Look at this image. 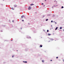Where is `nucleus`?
Masks as SVG:
<instances>
[{
  "label": "nucleus",
  "instance_id": "8",
  "mask_svg": "<svg viewBox=\"0 0 64 64\" xmlns=\"http://www.w3.org/2000/svg\"><path fill=\"white\" fill-rule=\"evenodd\" d=\"M12 9V10H14V9L13 8H11Z\"/></svg>",
  "mask_w": 64,
  "mask_h": 64
},
{
  "label": "nucleus",
  "instance_id": "26",
  "mask_svg": "<svg viewBox=\"0 0 64 64\" xmlns=\"http://www.w3.org/2000/svg\"><path fill=\"white\" fill-rule=\"evenodd\" d=\"M45 6V5L44 6H44Z\"/></svg>",
  "mask_w": 64,
  "mask_h": 64
},
{
  "label": "nucleus",
  "instance_id": "4",
  "mask_svg": "<svg viewBox=\"0 0 64 64\" xmlns=\"http://www.w3.org/2000/svg\"><path fill=\"white\" fill-rule=\"evenodd\" d=\"M48 36H50V35H51V34H48Z\"/></svg>",
  "mask_w": 64,
  "mask_h": 64
},
{
  "label": "nucleus",
  "instance_id": "28",
  "mask_svg": "<svg viewBox=\"0 0 64 64\" xmlns=\"http://www.w3.org/2000/svg\"><path fill=\"white\" fill-rule=\"evenodd\" d=\"M64 62V61H63Z\"/></svg>",
  "mask_w": 64,
  "mask_h": 64
},
{
  "label": "nucleus",
  "instance_id": "24",
  "mask_svg": "<svg viewBox=\"0 0 64 64\" xmlns=\"http://www.w3.org/2000/svg\"><path fill=\"white\" fill-rule=\"evenodd\" d=\"M56 2V0H55L54 2Z\"/></svg>",
  "mask_w": 64,
  "mask_h": 64
},
{
  "label": "nucleus",
  "instance_id": "30",
  "mask_svg": "<svg viewBox=\"0 0 64 64\" xmlns=\"http://www.w3.org/2000/svg\"><path fill=\"white\" fill-rule=\"evenodd\" d=\"M12 40H11V41H12Z\"/></svg>",
  "mask_w": 64,
  "mask_h": 64
},
{
  "label": "nucleus",
  "instance_id": "25",
  "mask_svg": "<svg viewBox=\"0 0 64 64\" xmlns=\"http://www.w3.org/2000/svg\"><path fill=\"white\" fill-rule=\"evenodd\" d=\"M45 1H46V0H45Z\"/></svg>",
  "mask_w": 64,
  "mask_h": 64
},
{
  "label": "nucleus",
  "instance_id": "1",
  "mask_svg": "<svg viewBox=\"0 0 64 64\" xmlns=\"http://www.w3.org/2000/svg\"><path fill=\"white\" fill-rule=\"evenodd\" d=\"M21 17L22 18H24V16H23V15H22V16H21Z\"/></svg>",
  "mask_w": 64,
  "mask_h": 64
},
{
  "label": "nucleus",
  "instance_id": "29",
  "mask_svg": "<svg viewBox=\"0 0 64 64\" xmlns=\"http://www.w3.org/2000/svg\"><path fill=\"white\" fill-rule=\"evenodd\" d=\"M51 26L52 27V26Z\"/></svg>",
  "mask_w": 64,
  "mask_h": 64
},
{
  "label": "nucleus",
  "instance_id": "18",
  "mask_svg": "<svg viewBox=\"0 0 64 64\" xmlns=\"http://www.w3.org/2000/svg\"><path fill=\"white\" fill-rule=\"evenodd\" d=\"M51 22H53V21L52 20V21H51Z\"/></svg>",
  "mask_w": 64,
  "mask_h": 64
},
{
  "label": "nucleus",
  "instance_id": "7",
  "mask_svg": "<svg viewBox=\"0 0 64 64\" xmlns=\"http://www.w3.org/2000/svg\"><path fill=\"white\" fill-rule=\"evenodd\" d=\"M58 28V27H57L56 28L55 30H57V29Z\"/></svg>",
  "mask_w": 64,
  "mask_h": 64
},
{
  "label": "nucleus",
  "instance_id": "5",
  "mask_svg": "<svg viewBox=\"0 0 64 64\" xmlns=\"http://www.w3.org/2000/svg\"><path fill=\"white\" fill-rule=\"evenodd\" d=\"M30 6H32V5H34V4H30Z\"/></svg>",
  "mask_w": 64,
  "mask_h": 64
},
{
  "label": "nucleus",
  "instance_id": "14",
  "mask_svg": "<svg viewBox=\"0 0 64 64\" xmlns=\"http://www.w3.org/2000/svg\"><path fill=\"white\" fill-rule=\"evenodd\" d=\"M47 32H49V30H47Z\"/></svg>",
  "mask_w": 64,
  "mask_h": 64
},
{
  "label": "nucleus",
  "instance_id": "22",
  "mask_svg": "<svg viewBox=\"0 0 64 64\" xmlns=\"http://www.w3.org/2000/svg\"><path fill=\"white\" fill-rule=\"evenodd\" d=\"M14 57V56H12V57Z\"/></svg>",
  "mask_w": 64,
  "mask_h": 64
},
{
  "label": "nucleus",
  "instance_id": "31",
  "mask_svg": "<svg viewBox=\"0 0 64 64\" xmlns=\"http://www.w3.org/2000/svg\"><path fill=\"white\" fill-rule=\"evenodd\" d=\"M56 2H57L56 1Z\"/></svg>",
  "mask_w": 64,
  "mask_h": 64
},
{
  "label": "nucleus",
  "instance_id": "32",
  "mask_svg": "<svg viewBox=\"0 0 64 64\" xmlns=\"http://www.w3.org/2000/svg\"><path fill=\"white\" fill-rule=\"evenodd\" d=\"M52 8H53V7H52Z\"/></svg>",
  "mask_w": 64,
  "mask_h": 64
},
{
  "label": "nucleus",
  "instance_id": "9",
  "mask_svg": "<svg viewBox=\"0 0 64 64\" xmlns=\"http://www.w3.org/2000/svg\"><path fill=\"white\" fill-rule=\"evenodd\" d=\"M60 29H62V28L61 27H60Z\"/></svg>",
  "mask_w": 64,
  "mask_h": 64
},
{
  "label": "nucleus",
  "instance_id": "2",
  "mask_svg": "<svg viewBox=\"0 0 64 64\" xmlns=\"http://www.w3.org/2000/svg\"><path fill=\"white\" fill-rule=\"evenodd\" d=\"M31 9V7H29L28 8V10H30V9Z\"/></svg>",
  "mask_w": 64,
  "mask_h": 64
},
{
  "label": "nucleus",
  "instance_id": "23",
  "mask_svg": "<svg viewBox=\"0 0 64 64\" xmlns=\"http://www.w3.org/2000/svg\"><path fill=\"white\" fill-rule=\"evenodd\" d=\"M52 61V60H50V61Z\"/></svg>",
  "mask_w": 64,
  "mask_h": 64
},
{
  "label": "nucleus",
  "instance_id": "12",
  "mask_svg": "<svg viewBox=\"0 0 64 64\" xmlns=\"http://www.w3.org/2000/svg\"><path fill=\"white\" fill-rule=\"evenodd\" d=\"M51 40L52 41H53V40L52 39H51Z\"/></svg>",
  "mask_w": 64,
  "mask_h": 64
},
{
  "label": "nucleus",
  "instance_id": "17",
  "mask_svg": "<svg viewBox=\"0 0 64 64\" xmlns=\"http://www.w3.org/2000/svg\"><path fill=\"white\" fill-rule=\"evenodd\" d=\"M63 6L62 7V8H63Z\"/></svg>",
  "mask_w": 64,
  "mask_h": 64
},
{
  "label": "nucleus",
  "instance_id": "15",
  "mask_svg": "<svg viewBox=\"0 0 64 64\" xmlns=\"http://www.w3.org/2000/svg\"><path fill=\"white\" fill-rule=\"evenodd\" d=\"M56 59H58V57H56Z\"/></svg>",
  "mask_w": 64,
  "mask_h": 64
},
{
  "label": "nucleus",
  "instance_id": "13",
  "mask_svg": "<svg viewBox=\"0 0 64 64\" xmlns=\"http://www.w3.org/2000/svg\"><path fill=\"white\" fill-rule=\"evenodd\" d=\"M48 19H47L46 20V21H48Z\"/></svg>",
  "mask_w": 64,
  "mask_h": 64
},
{
  "label": "nucleus",
  "instance_id": "10",
  "mask_svg": "<svg viewBox=\"0 0 64 64\" xmlns=\"http://www.w3.org/2000/svg\"><path fill=\"white\" fill-rule=\"evenodd\" d=\"M42 62H44V60H42Z\"/></svg>",
  "mask_w": 64,
  "mask_h": 64
},
{
  "label": "nucleus",
  "instance_id": "20",
  "mask_svg": "<svg viewBox=\"0 0 64 64\" xmlns=\"http://www.w3.org/2000/svg\"><path fill=\"white\" fill-rule=\"evenodd\" d=\"M55 24H57V23L56 22H55Z\"/></svg>",
  "mask_w": 64,
  "mask_h": 64
},
{
  "label": "nucleus",
  "instance_id": "16",
  "mask_svg": "<svg viewBox=\"0 0 64 64\" xmlns=\"http://www.w3.org/2000/svg\"><path fill=\"white\" fill-rule=\"evenodd\" d=\"M22 22H24V20H22Z\"/></svg>",
  "mask_w": 64,
  "mask_h": 64
},
{
  "label": "nucleus",
  "instance_id": "19",
  "mask_svg": "<svg viewBox=\"0 0 64 64\" xmlns=\"http://www.w3.org/2000/svg\"><path fill=\"white\" fill-rule=\"evenodd\" d=\"M43 4H44L43 3L42 4V5H43Z\"/></svg>",
  "mask_w": 64,
  "mask_h": 64
},
{
  "label": "nucleus",
  "instance_id": "21",
  "mask_svg": "<svg viewBox=\"0 0 64 64\" xmlns=\"http://www.w3.org/2000/svg\"><path fill=\"white\" fill-rule=\"evenodd\" d=\"M12 22H14V20H12Z\"/></svg>",
  "mask_w": 64,
  "mask_h": 64
},
{
  "label": "nucleus",
  "instance_id": "6",
  "mask_svg": "<svg viewBox=\"0 0 64 64\" xmlns=\"http://www.w3.org/2000/svg\"><path fill=\"white\" fill-rule=\"evenodd\" d=\"M14 7H17V5H14Z\"/></svg>",
  "mask_w": 64,
  "mask_h": 64
},
{
  "label": "nucleus",
  "instance_id": "27",
  "mask_svg": "<svg viewBox=\"0 0 64 64\" xmlns=\"http://www.w3.org/2000/svg\"><path fill=\"white\" fill-rule=\"evenodd\" d=\"M63 31H64V30H63Z\"/></svg>",
  "mask_w": 64,
  "mask_h": 64
},
{
  "label": "nucleus",
  "instance_id": "11",
  "mask_svg": "<svg viewBox=\"0 0 64 64\" xmlns=\"http://www.w3.org/2000/svg\"><path fill=\"white\" fill-rule=\"evenodd\" d=\"M40 47H42V46L40 45Z\"/></svg>",
  "mask_w": 64,
  "mask_h": 64
},
{
  "label": "nucleus",
  "instance_id": "3",
  "mask_svg": "<svg viewBox=\"0 0 64 64\" xmlns=\"http://www.w3.org/2000/svg\"><path fill=\"white\" fill-rule=\"evenodd\" d=\"M23 62L26 63H27V62L23 61Z\"/></svg>",
  "mask_w": 64,
  "mask_h": 64
}]
</instances>
